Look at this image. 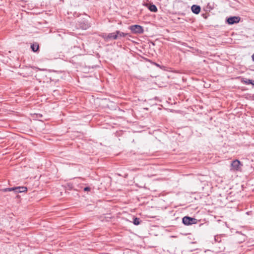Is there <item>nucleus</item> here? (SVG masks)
Listing matches in <instances>:
<instances>
[{"mask_svg": "<svg viewBox=\"0 0 254 254\" xmlns=\"http://www.w3.org/2000/svg\"><path fill=\"white\" fill-rule=\"evenodd\" d=\"M225 247L223 244L218 243L215 245V251L217 253H219L224 251Z\"/></svg>", "mask_w": 254, "mask_h": 254, "instance_id": "39448f33", "label": "nucleus"}, {"mask_svg": "<svg viewBox=\"0 0 254 254\" xmlns=\"http://www.w3.org/2000/svg\"><path fill=\"white\" fill-rule=\"evenodd\" d=\"M129 29L131 30L132 32L134 34H141L143 32V28L138 25H134L131 26L129 27Z\"/></svg>", "mask_w": 254, "mask_h": 254, "instance_id": "7ed1b4c3", "label": "nucleus"}, {"mask_svg": "<svg viewBox=\"0 0 254 254\" xmlns=\"http://www.w3.org/2000/svg\"><path fill=\"white\" fill-rule=\"evenodd\" d=\"M117 38L118 35H117L116 32L109 34L105 37L106 39H115Z\"/></svg>", "mask_w": 254, "mask_h": 254, "instance_id": "0eeeda50", "label": "nucleus"}, {"mask_svg": "<svg viewBox=\"0 0 254 254\" xmlns=\"http://www.w3.org/2000/svg\"><path fill=\"white\" fill-rule=\"evenodd\" d=\"M251 84L254 85V81H252V83H251Z\"/></svg>", "mask_w": 254, "mask_h": 254, "instance_id": "412c9836", "label": "nucleus"}, {"mask_svg": "<svg viewBox=\"0 0 254 254\" xmlns=\"http://www.w3.org/2000/svg\"><path fill=\"white\" fill-rule=\"evenodd\" d=\"M243 164L238 159L233 161L231 164V171L236 172L240 171Z\"/></svg>", "mask_w": 254, "mask_h": 254, "instance_id": "f257e3e1", "label": "nucleus"}, {"mask_svg": "<svg viewBox=\"0 0 254 254\" xmlns=\"http://www.w3.org/2000/svg\"><path fill=\"white\" fill-rule=\"evenodd\" d=\"M108 102V101H106V100H102V102H103V103H105V102Z\"/></svg>", "mask_w": 254, "mask_h": 254, "instance_id": "aec40b11", "label": "nucleus"}, {"mask_svg": "<svg viewBox=\"0 0 254 254\" xmlns=\"http://www.w3.org/2000/svg\"><path fill=\"white\" fill-rule=\"evenodd\" d=\"M242 82L246 84H251V83H252V80L250 79H243L242 80Z\"/></svg>", "mask_w": 254, "mask_h": 254, "instance_id": "ddd939ff", "label": "nucleus"}, {"mask_svg": "<svg viewBox=\"0 0 254 254\" xmlns=\"http://www.w3.org/2000/svg\"><path fill=\"white\" fill-rule=\"evenodd\" d=\"M115 105L113 103L111 102V110H116L117 109L115 107Z\"/></svg>", "mask_w": 254, "mask_h": 254, "instance_id": "dca6fc26", "label": "nucleus"}, {"mask_svg": "<svg viewBox=\"0 0 254 254\" xmlns=\"http://www.w3.org/2000/svg\"><path fill=\"white\" fill-rule=\"evenodd\" d=\"M141 221L140 219L137 217L133 218V223L135 225H138L140 223Z\"/></svg>", "mask_w": 254, "mask_h": 254, "instance_id": "9b49d317", "label": "nucleus"}, {"mask_svg": "<svg viewBox=\"0 0 254 254\" xmlns=\"http://www.w3.org/2000/svg\"><path fill=\"white\" fill-rule=\"evenodd\" d=\"M16 190H18L20 192H22L26 191L27 188L25 187H17Z\"/></svg>", "mask_w": 254, "mask_h": 254, "instance_id": "1a4fd4ad", "label": "nucleus"}, {"mask_svg": "<svg viewBox=\"0 0 254 254\" xmlns=\"http://www.w3.org/2000/svg\"><path fill=\"white\" fill-rule=\"evenodd\" d=\"M31 49L34 52H36L39 49V46L37 45H33L31 46Z\"/></svg>", "mask_w": 254, "mask_h": 254, "instance_id": "f8f14e48", "label": "nucleus"}, {"mask_svg": "<svg viewBox=\"0 0 254 254\" xmlns=\"http://www.w3.org/2000/svg\"><path fill=\"white\" fill-rule=\"evenodd\" d=\"M91 190V188L89 187H85L84 189V191H90Z\"/></svg>", "mask_w": 254, "mask_h": 254, "instance_id": "a211bd4d", "label": "nucleus"}, {"mask_svg": "<svg viewBox=\"0 0 254 254\" xmlns=\"http://www.w3.org/2000/svg\"><path fill=\"white\" fill-rule=\"evenodd\" d=\"M148 8L149 9V10L151 11H152V12H156L157 11V8L156 7V6L153 4L150 5L148 6Z\"/></svg>", "mask_w": 254, "mask_h": 254, "instance_id": "9d476101", "label": "nucleus"}, {"mask_svg": "<svg viewBox=\"0 0 254 254\" xmlns=\"http://www.w3.org/2000/svg\"><path fill=\"white\" fill-rule=\"evenodd\" d=\"M183 223L185 225H190L197 223V220L189 216H185L183 218Z\"/></svg>", "mask_w": 254, "mask_h": 254, "instance_id": "f03ea898", "label": "nucleus"}, {"mask_svg": "<svg viewBox=\"0 0 254 254\" xmlns=\"http://www.w3.org/2000/svg\"><path fill=\"white\" fill-rule=\"evenodd\" d=\"M17 189V187H15V188H13V191L15 192V193H19L20 191H19L18 190H16Z\"/></svg>", "mask_w": 254, "mask_h": 254, "instance_id": "f3484780", "label": "nucleus"}, {"mask_svg": "<svg viewBox=\"0 0 254 254\" xmlns=\"http://www.w3.org/2000/svg\"><path fill=\"white\" fill-rule=\"evenodd\" d=\"M12 190H13V188H5V189H3V191L4 192H6V191H12Z\"/></svg>", "mask_w": 254, "mask_h": 254, "instance_id": "2eb2a0df", "label": "nucleus"}, {"mask_svg": "<svg viewBox=\"0 0 254 254\" xmlns=\"http://www.w3.org/2000/svg\"><path fill=\"white\" fill-rule=\"evenodd\" d=\"M116 34L117 35H118V37H119V36H125L126 34L123 33V32H121L120 31H117L116 32Z\"/></svg>", "mask_w": 254, "mask_h": 254, "instance_id": "4468645a", "label": "nucleus"}, {"mask_svg": "<svg viewBox=\"0 0 254 254\" xmlns=\"http://www.w3.org/2000/svg\"><path fill=\"white\" fill-rule=\"evenodd\" d=\"M191 9L194 13L198 14L200 11V7L198 5H193L191 7Z\"/></svg>", "mask_w": 254, "mask_h": 254, "instance_id": "423d86ee", "label": "nucleus"}, {"mask_svg": "<svg viewBox=\"0 0 254 254\" xmlns=\"http://www.w3.org/2000/svg\"><path fill=\"white\" fill-rule=\"evenodd\" d=\"M252 58L253 61H254V54L252 55Z\"/></svg>", "mask_w": 254, "mask_h": 254, "instance_id": "6ab92c4d", "label": "nucleus"}, {"mask_svg": "<svg viewBox=\"0 0 254 254\" xmlns=\"http://www.w3.org/2000/svg\"><path fill=\"white\" fill-rule=\"evenodd\" d=\"M31 117L33 118V119H37L38 120H41V119L42 118V115L40 114H31Z\"/></svg>", "mask_w": 254, "mask_h": 254, "instance_id": "6e6552de", "label": "nucleus"}, {"mask_svg": "<svg viewBox=\"0 0 254 254\" xmlns=\"http://www.w3.org/2000/svg\"><path fill=\"white\" fill-rule=\"evenodd\" d=\"M240 18L238 16L231 17L227 19V21L229 24L237 23L240 21Z\"/></svg>", "mask_w": 254, "mask_h": 254, "instance_id": "20e7f679", "label": "nucleus"}]
</instances>
